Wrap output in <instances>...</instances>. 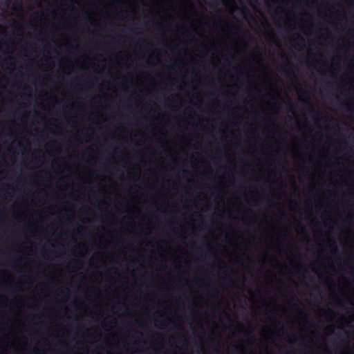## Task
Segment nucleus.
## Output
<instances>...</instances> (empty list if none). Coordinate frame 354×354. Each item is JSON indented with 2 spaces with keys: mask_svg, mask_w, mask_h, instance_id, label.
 I'll use <instances>...</instances> for the list:
<instances>
[{
  "mask_svg": "<svg viewBox=\"0 0 354 354\" xmlns=\"http://www.w3.org/2000/svg\"><path fill=\"white\" fill-rule=\"evenodd\" d=\"M233 352L234 354H247L243 346H234Z\"/></svg>",
  "mask_w": 354,
  "mask_h": 354,
  "instance_id": "nucleus-1",
  "label": "nucleus"
},
{
  "mask_svg": "<svg viewBox=\"0 0 354 354\" xmlns=\"http://www.w3.org/2000/svg\"><path fill=\"white\" fill-rule=\"evenodd\" d=\"M21 5H22V3H21V1H20L19 2V7L20 9L21 8Z\"/></svg>",
  "mask_w": 354,
  "mask_h": 354,
  "instance_id": "nucleus-2",
  "label": "nucleus"
},
{
  "mask_svg": "<svg viewBox=\"0 0 354 354\" xmlns=\"http://www.w3.org/2000/svg\"><path fill=\"white\" fill-rule=\"evenodd\" d=\"M306 102L307 104H310V101H309L308 100H306Z\"/></svg>",
  "mask_w": 354,
  "mask_h": 354,
  "instance_id": "nucleus-3",
  "label": "nucleus"
}]
</instances>
